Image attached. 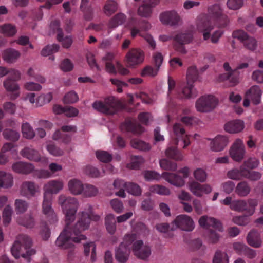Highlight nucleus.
<instances>
[{"label": "nucleus", "instance_id": "nucleus-1", "mask_svg": "<svg viewBox=\"0 0 263 263\" xmlns=\"http://www.w3.org/2000/svg\"><path fill=\"white\" fill-rule=\"evenodd\" d=\"M87 211L81 212L79 220L76 225L74 227H66L57 239L55 244L58 247L68 250V257H71L74 253V243H80L86 239V237L81 234L80 232L88 228L90 220L98 221L100 219L99 215L93 213L90 205H87Z\"/></svg>", "mask_w": 263, "mask_h": 263}, {"label": "nucleus", "instance_id": "nucleus-2", "mask_svg": "<svg viewBox=\"0 0 263 263\" xmlns=\"http://www.w3.org/2000/svg\"><path fill=\"white\" fill-rule=\"evenodd\" d=\"M57 203L65 215L66 226H70V223L76 218V214L79 206L78 199L74 197L61 194L58 196Z\"/></svg>", "mask_w": 263, "mask_h": 263}, {"label": "nucleus", "instance_id": "nucleus-3", "mask_svg": "<svg viewBox=\"0 0 263 263\" xmlns=\"http://www.w3.org/2000/svg\"><path fill=\"white\" fill-rule=\"evenodd\" d=\"M32 240L29 236L25 235H19L11 248L13 256L18 258L20 256L25 257L26 255L31 256L35 254L36 251L30 248Z\"/></svg>", "mask_w": 263, "mask_h": 263}, {"label": "nucleus", "instance_id": "nucleus-4", "mask_svg": "<svg viewBox=\"0 0 263 263\" xmlns=\"http://www.w3.org/2000/svg\"><path fill=\"white\" fill-rule=\"evenodd\" d=\"M121 106L120 102L114 97H109L103 101H96L92 107L97 111L108 115H112L117 113Z\"/></svg>", "mask_w": 263, "mask_h": 263}, {"label": "nucleus", "instance_id": "nucleus-5", "mask_svg": "<svg viewBox=\"0 0 263 263\" xmlns=\"http://www.w3.org/2000/svg\"><path fill=\"white\" fill-rule=\"evenodd\" d=\"M212 22V18L205 14L199 15L196 20L195 30L202 33L204 41L210 39V33L214 27Z\"/></svg>", "mask_w": 263, "mask_h": 263}, {"label": "nucleus", "instance_id": "nucleus-6", "mask_svg": "<svg viewBox=\"0 0 263 263\" xmlns=\"http://www.w3.org/2000/svg\"><path fill=\"white\" fill-rule=\"evenodd\" d=\"M136 239L135 234H127L123 239V241L120 245L116 250L115 257L118 261L121 263H125L128 259L130 250L128 246Z\"/></svg>", "mask_w": 263, "mask_h": 263}, {"label": "nucleus", "instance_id": "nucleus-7", "mask_svg": "<svg viewBox=\"0 0 263 263\" xmlns=\"http://www.w3.org/2000/svg\"><path fill=\"white\" fill-rule=\"evenodd\" d=\"M135 240L132 242V247L134 255L139 259L147 260L152 254L151 247L142 240Z\"/></svg>", "mask_w": 263, "mask_h": 263}, {"label": "nucleus", "instance_id": "nucleus-8", "mask_svg": "<svg viewBox=\"0 0 263 263\" xmlns=\"http://www.w3.org/2000/svg\"><path fill=\"white\" fill-rule=\"evenodd\" d=\"M218 102V100L213 96H203L197 100L195 107L198 112H208L214 109Z\"/></svg>", "mask_w": 263, "mask_h": 263}, {"label": "nucleus", "instance_id": "nucleus-9", "mask_svg": "<svg viewBox=\"0 0 263 263\" xmlns=\"http://www.w3.org/2000/svg\"><path fill=\"white\" fill-rule=\"evenodd\" d=\"M229 154L234 161L240 162L245 158L246 149L241 139H236L231 144Z\"/></svg>", "mask_w": 263, "mask_h": 263}, {"label": "nucleus", "instance_id": "nucleus-10", "mask_svg": "<svg viewBox=\"0 0 263 263\" xmlns=\"http://www.w3.org/2000/svg\"><path fill=\"white\" fill-rule=\"evenodd\" d=\"M257 205V201L254 199H249L248 202L245 200H235L232 203L231 210L239 212L246 211L248 216H252Z\"/></svg>", "mask_w": 263, "mask_h": 263}, {"label": "nucleus", "instance_id": "nucleus-11", "mask_svg": "<svg viewBox=\"0 0 263 263\" xmlns=\"http://www.w3.org/2000/svg\"><path fill=\"white\" fill-rule=\"evenodd\" d=\"M262 90L257 85H253L247 89L245 93L243 105L245 107L250 105V101L254 105H258L261 102Z\"/></svg>", "mask_w": 263, "mask_h": 263}, {"label": "nucleus", "instance_id": "nucleus-12", "mask_svg": "<svg viewBox=\"0 0 263 263\" xmlns=\"http://www.w3.org/2000/svg\"><path fill=\"white\" fill-rule=\"evenodd\" d=\"M174 226L175 230L179 228L185 231H192L195 228V222L193 218L186 214L177 216L172 222Z\"/></svg>", "mask_w": 263, "mask_h": 263}, {"label": "nucleus", "instance_id": "nucleus-13", "mask_svg": "<svg viewBox=\"0 0 263 263\" xmlns=\"http://www.w3.org/2000/svg\"><path fill=\"white\" fill-rule=\"evenodd\" d=\"M64 187V181L61 179H52L44 184L43 196L51 197L50 195L57 194L62 191Z\"/></svg>", "mask_w": 263, "mask_h": 263}, {"label": "nucleus", "instance_id": "nucleus-14", "mask_svg": "<svg viewBox=\"0 0 263 263\" xmlns=\"http://www.w3.org/2000/svg\"><path fill=\"white\" fill-rule=\"evenodd\" d=\"M144 53L139 48L130 49L125 55V61L129 67H134L143 63Z\"/></svg>", "mask_w": 263, "mask_h": 263}, {"label": "nucleus", "instance_id": "nucleus-15", "mask_svg": "<svg viewBox=\"0 0 263 263\" xmlns=\"http://www.w3.org/2000/svg\"><path fill=\"white\" fill-rule=\"evenodd\" d=\"M187 187L192 194L197 197H202L204 194H209L212 191V188L210 185L201 184L195 180L189 182Z\"/></svg>", "mask_w": 263, "mask_h": 263}, {"label": "nucleus", "instance_id": "nucleus-16", "mask_svg": "<svg viewBox=\"0 0 263 263\" xmlns=\"http://www.w3.org/2000/svg\"><path fill=\"white\" fill-rule=\"evenodd\" d=\"M163 24L171 26H176L182 24V19L178 13L175 10H171L162 13L159 16Z\"/></svg>", "mask_w": 263, "mask_h": 263}, {"label": "nucleus", "instance_id": "nucleus-17", "mask_svg": "<svg viewBox=\"0 0 263 263\" xmlns=\"http://www.w3.org/2000/svg\"><path fill=\"white\" fill-rule=\"evenodd\" d=\"M52 197L43 196L42 213L48 219L50 224H54L58 221L56 214L52 207Z\"/></svg>", "mask_w": 263, "mask_h": 263}, {"label": "nucleus", "instance_id": "nucleus-18", "mask_svg": "<svg viewBox=\"0 0 263 263\" xmlns=\"http://www.w3.org/2000/svg\"><path fill=\"white\" fill-rule=\"evenodd\" d=\"M199 226L204 229L212 227L216 230L222 232L223 228L221 223L218 220L207 215H203L200 217L198 220Z\"/></svg>", "mask_w": 263, "mask_h": 263}, {"label": "nucleus", "instance_id": "nucleus-19", "mask_svg": "<svg viewBox=\"0 0 263 263\" xmlns=\"http://www.w3.org/2000/svg\"><path fill=\"white\" fill-rule=\"evenodd\" d=\"M39 192V186L33 181H26L21 184L20 194L24 197L27 198L34 197Z\"/></svg>", "mask_w": 263, "mask_h": 263}, {"label": "nucleus", "instance_id": "nucleus-20", "mask_svg": "<svg viewBox=\"0 0 263 263\" xmlns=\"http://www.w3.org/2000/svg\"><path fill=\"white\" fill-rule=\"evenodd\" d=\"M210 141V149L215 152L222 151L228 143V139L225 136L218 135L213 139H209Z\"/></svg>", "mask_w": 263, "mask_h": 263}, {"label": "nucleus", "instance_id": "nucleus-21", "mask_svg": "<svg viewBox=\"0 0 263 263\" xmlns=\"http://www.w3.org/2000/svg\"><path fill=\"white\" fill-rule=\"evenodd\" d=\"M163 178L168 183L177 187H181L185 184L184 178L176 173L163 172Z\"/></svg>", "mask_w": 263, "mask_h": 263}, {"label": "nucleus", "instance_id": "nucleus-22", "mask_svg": "<svg viewBox=\"0 0 263 263\" xmlns=\"http://www.w3.org/2000/svg\"><path fill=\"white\" fill-rule=\"evenodd\" d=\"M20 153L23 157L31 161L35 162L47 161L46 158L42 157L37 150L31 147H25L21 151Z\"/></svg>", "mask_w": 263, "mask_h": 263}, {"label": "nucleus", "instance_id": "nucleus-23", "mask_svg": "<svg viewBox=\"0 0 263 263\" xmlns=\"http://www.w3.org/2000/svg\"><path fill=\"white\" fill-rule=\"evenodd\" d=\"M246 241L251 247L255 248L261 247L262 241L260 233L254 229L251 230L247 234Z\"/></svg>", "mask_w": 263, "mask_h": 263}, {"label": "nucleus", "instance_id": "nucleus-24", "mask_svg": "<svg viewBox=\"0 0 263 263\" xmlns=\"http://www.w3.org/2000/svg\"><path fill=\"white\" fill-rule=\"evenodd\" d=\"M84 185L82 181L78 179L72 178L67 182V189L73 195H82L84 191Z\"/></svg>", "mask_w": 263, "mask_h": 263}, {"label": "nucleus", "instance_id": "nucleus-25", "mask_svg": "<svg viewBox=\"0 0 263 263\" xmlns=\"http://www.w3.org/2000/svg\"><path fill=\"white\" fill-rule=\"evenodd\" d=\"M21 52L14 48H9L4 50L2 53L3 60L8 64L15 63L20 58Z\"/></svg>", "mask_w": 263, "mask_h": 263}, {"label": "nucleus", "instance_id": "nucleus-26", "mask_svg": "<svg viewBox=\"0 0 263 263\" xmlns=\"http://www.w3.org/2000/svg\"><path fill=\"white\" fill-rule=\"evenodd\" d=\"M224 130L229 133H238L244 129L245 123L242 120H233L227 123L224 125Z\"/></svg>", "mask_w": 263, "mask_h": 263}, {"label": "nucleus", "instance_id": "nucleus-27", "mask_svg": "<svg viewBox=\"0 0 263 263\" xmlns=\"http://www.w3.org/2000/svg\"><path fill=\"white\" fill-rule=\"evenodd\" d=\"M12 169L17 173L28 174L34 171V166L31 163L20 161L14 163L12 166Z\"/></svg>", "mask_w": 263, "mask_h": 263}, {"label": "nucleus", "instance_id": "nucleus-28", "mask_svg": "<svg viewBox=\"0 0 263 263\" xmlns=\"http://www.w3.org/2000/svg\"><path fill=\"white\" fill-rule=\"evenodd\" d=\"M10 79L8 78L3 82V86L5 89L9 92H14L11 96L12 99H15L20 96V86L19 85Z\"/></svg>", "mask_w": 263, "mask_h": 263}, {"label": "nucleus", "instance_id": "nucleus-29", "mask_svg": "<svg viewBox=\"0 0 263 263\" xmlns=\"http://www.w3.org/2000/svg\"><path fill=\"white\" fill-rule=\"evenodd\" d=\"M13 184V177L8 173L0 171V189L10 188Z\"/></svg>", "mask_w": 263, "mask_h": 263}, {"label": "nucleus", "instance_id": "nucleus-30", "mask_svg": "<svg viewBox=\"0 0 263 263\" xmlns=\"http://www.w3.org/2000/svg\"><path fill=\"white\" fill-rule=\"evenodd\" d=\"M250 192L251 187L246 181L239 182L235 187V193L239 197H246L250 194Z\"/></svg>", "mask_w": 263, "mask_h": 263}, {"label": "nucleus", "instance_id": "nucleus-31", "mask_svg": "<svg viewBox=\"0 0 263 263\" xmlns=\"http://www.w3.org/2000/svg\"><path fill=\"white\" fill-rule=\"evenodd\" d=\"M17 32V29L15 25L6 23L3 25H0V33L8 37L14 36Z\"/></svg>", "mask_w": 263, "mask_h": 263}, {"label": "nucleus", "instance_id": "nucleus-32", "mask_svg": "<svg viewBox=\"0 0 263 263\" xmlns=\"http://www.w3.org/2000/svg\"><path fill=\"white\" fill-rule=\"evenodd\" d=\"M127 183L121 179H116L114 181L113 186L114 189L118 191L115 193L116 196L124 198L126 196L125 190H126Z\"/></svg>", "mask_w": 263, "mask_h": 263}, {"label": "nucleus", "instance_id": "nucleus-33", "mask_svg": "<svg viewBox=\"0 0 263 263\" xmlns=\"http://www.w3.org/2000/svg\"><path fill=\"white\" fill-rule=\"evenodd\" d=\"M131 146L139 151L146 152L151 149L149 144L138 139H133L130 141Z\"/></svg>", "mask_w": 263, "mask_h": 263}, {"label": "nucleus", "instance_id": "nucleus-34", "mask_svg": "<svg viewBox=\"0 0 263 263\" xmlns=\"http://www.w3.org/2000/svg\"><path fill=\"white\" fill-rule=\"evenodd\" d=\"M116 221L114 214H109L105 218V224L107 232L113 234L116 231Z\"/></svg>", "mask_w": 263, "mask_h": 263}, {"label": "nucleus", "instance_id": "nucleus-35", "mask_svg": "<svg viewBox=\"0 0 263 263\" xmlns=\"http://www.w3.org/2000/svg\"><path fill=\"white\" fill-rule=\"evenodd\" d=\"M126 20V15L122 13L115 15L111 18L108 23L109 28H115L119 25L123 24Z\"/></svg>", "mask_w": 263, "mask_h": 263}, {"label": "nucleus", "instance_id": "nucleus-36", "mask_svg": "<svg viewBox=\"0 0 263 263\" xmlns=\"http://www.w3.org/2000/svg\"><path fill=\"white\" fill-rule=\"evenodd\" d=\"M153 12V7L144 1L137 9V14L142 17L148 18L151 17Z\"/></svg>", "mask_w": 263, "mask_h": 263}, {"label": "nucleus", "instance_id": "nucleus-37", "mask_svg": "<svg viewBox=\"0 0 263 263\" xmlns=\"http://www.w3.org/2000/svg\"><path fill=\"white\" fill-rule=\"evenodd\" d=\"M149 191L153 194H157L160 195L168 196L171 193L168 188L160 184H155L150 186Z\"/></svg>", "mask_w": 263, "mask_h": 263}, {"label": "nucleus", "instance_id": "nucleus-38", "mask_svg": "<svg viewBox=\"0 0 263 263\" xmlns=\"http://www.w3.org/2000/svg\"><path fill=\"white\" fill-rule=\"evenodd\" d=\"M199 77V71L195 65L189 67L186 72V81L187 83H194L196 81Z\"/></svg>", "mask_w": 263, "mask_h": 263}, {"label": "nucleus", "instance_id": "nucleus-39", "mask_svg": "<svg viewBox=\"0 0 263 263\" xmlns=\"http://www.w3.org/2000/svg\"><path fill=\"white\" fill-rule=\"evenodd\" d=\"M245 170L246 169L242 167L240 169H233L227 173V176L229 178L232 180H241L245 178Z\"/></svg>", "mask_w": 263, "mask_h": 263}, {"label": "nucleus", "instance_id": "nucleus-40", "mask_svg": "<svg viewBox=\"0 0 263 263\" xmlns=\"http://www.w3.org/2000/svg\"><path fill=\"white\" fill-rule=\"evenodd\" d=\"M165 155L167 157L176 161H182L183 159L182 154L173 146L168 147L165 151Z\"/></svg>", "mask_w": 263, "mask_h": 263}, {"label": "nucleus", "instance_id": "nucleus-41", "mask_svg": "<svg viewBox=\"0 0 263 263\" xmlns=\"http://www.w3.org/2000/svg\"><path fill=\"white\" fill-rule=\"evenodd\" d=\"M208 12L207 15L212 18V21L223 14L222 8L219 5H214L209 7Z\"/></svg>", "mask_w": 263, "mask_h": 263}, {"label": "nucleus", "instance_id": "nucleus-42", "mask_svg": "<svg viewBox=\"0 0 263 263\" xmlns=\"http://www.w3.org/2000/svg\"><path fill=\"white\" fill-rule=\"evenodd\" d=\"M193 84V83H187L186 81V86H184L182 89V97L190 99L196 96L197 94L194 89Z\"/></svg>", "mask_w": 263, "mask_h": 263}, {"label": "nucleus", "instance_id": "nucleus-43", "mask_svg": "<svg viewBox=\"0 0 263 263\" xmlns=\"http://www.w3.org/2000/svg\"><path fill=\"white\" fill-rule=\"evenodd\" d=\"M84 191L82 195L86 197L96 196L99 193V190L95 186L90 184H84Z\"/></svg>", "mask_w": 263, "mask_h": 263}, {"label": "nucleus", "instance_id": "nucleus-44", "mask_svg": "<svg viewBox=\"0 0 263 263\" xmlns=\"http://www.w3.org/2000/svg\"><path fill=\"white\" fill-rule=\"evenodd\" d=\"M52 98L51 92L41 93L36 99V107H41L49 103L52 100Z\"/></svg>", "mask_w": 263, "mask_h": 263}, {"label": "nucleus", "instance_id": "nucleus-45", "mask_svg": "<svg viewBox=\"0 0 263 263\" xmlns=\"http://www.w3.org/2000/svg\"><path fill=\"white\" fill-rule=\"evenodd\" d=\"M142 174L145 179L148 181L153 180L159 181L161 178H163V173L162 174H160L155 171H145Z\"/></svg>", "mask_w": 263, "mask_h": 263}, {"label": "nucleus", "instance_id": "nucleus-46", "mask_svg": "<svg viewBox=\"0 0 263 263\" xmlns=\"http://www.w3.org/2000/svg\"><path fill=\"white\" fill-rule=\"evenodd\" d=\"M118 9L117 3L113 1L106 2L103 8L104 13L107 16H110L114 13Z\"/></svg>", "mask_w": 263, "mask_h": 263}, {"label": "nucleus", "instance_id": "nucleus-47", "mask_svg": "<svg viewBox=\"0 0 263 263\" xmlns=\"http://www.w3.org/2000/svg\"><path fill=\"white\" fill-rule=\"evenodd\" d=\"M229 258L227 253L221 251H217L213 259V263H229Z\"/></svg>", "mask_w": 263, "mask_h": 263}, {"label": "nucleus", "instance_id": "nucleus-48", "mask_svg": "<svg viewBox=\"0 0 263 263\" xmlns=\"http://www.w3.org/2000/svg\"><path fill=\"white\" fill-rule=\"evenodd\" d=\"M193 39V34L191 33H180L175 37V40L180 44L190 43Z\"/></svg>", "mask_w": 263, "mask_h": 263}, {"label": "nucleus", "instance_id": "nucleus-49", "mask_svg": "<svg viewBox=\"0 0 263 263\" xmlns=\"http://www.w3.org/2000/svg\"><path fill=\"white\" fill-rule=\"evenodd\" d=\"M17 222L20 224L28 228H31L34 225V219L30 215H26L23 217H20L17 219Z\"/></svg>", "mask_w": 263, "mask_h": 263}, {"label": "nucleus", "instance_id": "nucleus-50", "mask_svg": "<svg viewBox=\"0 0 263 263\" xmlns=\"http://www.w3.org/2000/svg\"><path fill=\"white\" fill-rule=\"evenodd\" d=\"M28 207V202L23 199H17L15 200L14 208L16 213H23L25 212Z\"/></svg>", "mask_w": 263, "mask_h": 263}, {"label": "nucleus", "instance_id": "nucleus-51", "mask_svg": "<svg viewBox=\"0 0 263 263\" xmlns=\"http://www.w3.org/2000/svg\"><path fill=\"white\" fill-rule=\"evenodd\" d=\"M195 179L199 182H204L207 179L208 174L206 171L201 168L196 169L193 172Z\"/></svg>", "mask_w": 263, "mask_h": 263}, {"label": "nucleus", "instance_id": "nucleus-52", "mask_svg": "<svg viewBox=\"0 0 263 263\" xmlns=\"http://www.w3.org/2000/svg\"><path fill=\"white\" fill-rule=\"evenodd\" d=\"M22 134L24 137L27 139H32L35 136V133L28 123H23L22 125Z\"/></svg>", "mask_w": 263, "mask_h": 263}, {"label": "nucleus", "instance_id": "nucleus-53", "mask_svg": "<svg viewBox=\"0 0 263 263\" xmlns=\"http://www.w3.org/2000/svg\"><path fill=\"white\" fill-rule=\"evenodd\" d=\"M159 164L161 168L166 171H174L177 168L176 163L170 162L166 159L160 160Z\"/></svg>", "mask_w": 263, "mask_h": 263}, {"label": "nucleus", "instance_id": "nucleus-54", "mask_svg": "<svg viewBox=\"0 0 263 263\" xmlns=\"http://www.w3.org/2000/svg\"><path fill=\"white\" fill-rule=\"evenodd\" d=\"M244 47L250 51H254L257 48V41L255 38L249 36L243 43Z\"/></svg>", "mask_w": 263, "mask_h": 263}, {"label": "nucleus", "instance_id": "nucleus-55", "mask_svg": "<svg viewBox=\"0 0 263 263\" xmlns=\"http://www.w3.org/2000/svg\"><path fill=\"white\" fill-rule=\"evenodd\" d=\"M144 162V159L142 156H134L132 158L131 162L127 164V167L131 169H137Z\"/></svg>", "mask_w": 263, "mask_h": 263}, {"label": "nucleus", "instance_id": "nucleus-56", "mask_svg": "<svg viewBox=\"0 0 263 263\" xmlns=\"http://www.w3.org/2000/svg\"><path fill=\"white\" fill-rule=\"evenodd\" d=\"M3 134L5 139L12 141H16L20 138V134L17 132L10 129H5Z\"/></svg>", "mask_w": 263, "mask_h": 263}, {"label": "nucleus", "instance_id": "nucleus-57", "mask_svg": "<svg viewBox=\"0 0 263 263\" xmlns=\"http://www.w3.org/2000/svg\"><path fill=\"white\" fill-rule=\"evenodd\" d=\"M232 220L235 224L240 226H247L250 222V218L247 215L234 216Z\"/></svg>", "mask_w": 263, "mask_h": 263}, {"label": "nucleus", "instance_id": "nucleus-58", "mask_svg": "<svg viewBox=\"0 0 263 263\" xmlns=\"http://www.w3.org/2000/svg\"><path fill=\"white\" fill-rule=\"evenodd\" d=\"M13 212V209L10 205H7L4 208L3 212V218L5 225H8L10 222Z\"/></svg>", "mask_w": 263, "mask_h": 263}, {"label": "nucleus", "instance_id": "nucleus-59", "mask_svg": "<svg viewBox=\"0 0 263 263\" xmlns=\"http://www.w3.org/2000/svg\"><path fill=\"white\" fill-rule=\"evenodd\" d=\"M159 70V68L156 67L154 68L151 66H147L144 67L141 72V75L142 77H155Z\"/></svg>", "mask_w": 263, "mask_h": 263}, {"label": "nucleus", "instance_id": "nucleus-60", "mask_svg": "<svg viewBox=\"0 0 263 263\" xmlns=\"http://www.w3.org/2000/svg\"><path fill=\"white\" fill-rule=\"evenodd\" d=\"M57 39L59 42H61L62 46L65 48H69L72 43V40L70 36L63 37L62 32L57 34Z\"/></svg>", "mask_w": 263, "mask_h": 263}, {"label": "nucleus", "instance_id": "nucleus-61", "mask_svg": "<svg viewBox=\"0 0 263 263\" xmlns=\"http://www.w3.org/2000/svg\"><path fill=\"white\" fill-rule=\"evenodd\" d=\"M79 100L78 95L74 91L67 93L64 97V102L66 104H72Z\"/></svg>", "mask_w": 263, "mask_h": 263}, {"label": "nucleus", "instance_id": "nucleus-62", "mask_svg": "<svg viewBox=\"0 0 263 263\" xmlns=\"http://www.w3.org/2000/svg\"><path fill=\"white\" fill-rule=\"evenodd\" d=\"M126 190L128 192L135 196H139L141 194V189L137 184L129 182L127 183Z\"/></svg>", "mask_w": 263, "mask_h": 263}, {"label": "nucleus", "instance_id": "nucleus-63", "mask_svg": "<svg viewBox=\"0 0 263 263\" xmlns=\"http://www.w3.org/2000/svg\"><path fill=\"white\" fill-rule=\"evenodd\" d=\"M180 121L187 126L199 125L201 123V121L199 119L189 116H185L181 118Z\"/></svg>", "mask_w": 263, "mask_h": 263}, {"label": "nucleus", "instance_id": "nucleus-64", "mask_svg": "<svg viewBox=\"0 0 263 263\" xmlns=\"http://www.w3.org/2000/svg\"><path fill=\"white\" fill-rule=\"evenodd\" d=\"M213 22L217 27L224 28L229 24V20L227 15L223 14Z\"/></svg>", "mask_w": 263, "mask_h": 263}]
</instances>
